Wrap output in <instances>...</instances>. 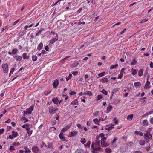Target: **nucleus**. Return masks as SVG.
<instances>
[{"label":"nucleus","instance_id":"6","mask_svg":"<svg viewBox=\"0 0 153 153\" xmlns=\"http://www.w3.org/2000/svg\"><path fill=\"white\" fill-rule=\"evenodd\" d=\"M114 125L112 123H110L108 125H106L105 126V130L108 131H110L112 130L114 128Z\"/></svg>","mask_w":153,"mask_h":153},{"label":"nucleus","instance_id":"34","mask_svg":"<svg viewBox=\"0 0 153 153\" xmlns=\"http://www.w3.org/2000/svg\"><path fill=\"white\" fill-rule=\"evenodd\" d=\"M18 51V50L17 48H14L12 50V52L13 54H15Z\"/></svg>","mask_w":153,"mask_h":153},{"label":"nucleus","instance_id":"36","mask_svg":"<svg viewBox=\"0 0 153 153\" xmlns=\"http://www.w3.org/2000/svg\"><path fill=\"white\" fill-rule=\"evenodd\" d=\"M56 130V128L54 127H51L50 128L49 131H53L55 132V131Z\"/></svg>","mask_w":153,"mask_h":153},{"label":"nucleus","instance_id":"21","mask_svg":"<svg viewBox=\"0 0 153 153\" xmlns=\"http://www.w3.org/2000/svg\"><path fill=\"white\" fill-rule=\"evenodd\" d=\"M93 122L94 123L97 124L98 125H99L100 124L99 123V120L98 119L96 118L94 119L93 120Z\"/></svg>","mask_w":153,"mask_h":153},{"label":"nucleus","instance_id":"58","mask_svg":"<svg viewBox=\"0 0 153 153\" xmlns=\"http://www.w3.org/2000/svg\"><path fill=\"white\" fill-rule=\"evenodd\" d=\"M32 130L31 131H28L27 133L28 134V137L30 136L31 134H32Z\"/></svg>","mask_w":153,"mask_h":153},{"label":"nucleus","instance_id":"56","mask_svg":"<svg viewBox=\"0 0 153 153\" xmlns=\"http://www.w3.org/2000/svg\"><path fill=\"white\" fill-rule=\"evenodd\" d=\"M22 120L23 121H25L24 122H28V120L26 119L25 117H22Z\"/></svg>","mask_w":153,"mask_h":153},{"label":"nucleus","instance_id":"10","mask_svg":"<svg viewBox=\"0 0 153 153\" xmlns=\"http://www.w3.org/2000/svg\"><path fill=\"white\" fill-rule=\"evenodd\" d=\"M32 150L34 152H38L40 150V149L38 146H35L32 147Z\"/></svg>","mask_w":153,"mask_h":153},{"label":"nucleus","instance_id":"28","mask_svg":"<svg viewBox=\"0 0 153 153\" xmlns=\"http://www.w3.org/2000/svg\"><path fill=\"white\" fill-rule=\"evenodd\" d=\"M12 133L13 135L15 138L16 137L18 136V133L17 132H15L14 131H13Z\"/></svg>","mask_w":153,"mask_h":153},{"label":"nucleus","instance_id":"37","mask_svg":"<svg viewBox=\"0 0 153 153\" xmlns=\"http://www.w3.org/2000/svg\"><path fill=\"white\" fill-rule=\"evenodd\" d=\"M153 113V111H150L145 113L144 115V116H147Z\"/></svg>","mask_w":153,"mask_h":153},{"label":"nucleus","instance_id":"46","mask_svg":"<svg viewBox=\"0 0 153 153\" xmlns=\"http://www.w3.org/2000/svg\"><path fill=\"white\" fill-rule=\"evenodd\" d=\"M145 143V142L143 140H141L139 142V144L141 145H143Z\"/></svg>","mask_w":153,"mask_h":153},{"label":"nucleus","instance_id":"12","mask_svg":"<svg viewBox=\"0 0 153 153\" xmlns=\"http://www.w3.org/2000/svg\"><path fill=\"white\" fill-rule=\"evenodd\" d=\"M59 138L63 141H65V137L63 135V133L62 132L59 134Z\"/></svg>","mask_w":153,"mask_h":153},{"label":"nucleus","instance_id":"22","mask_svg":"<svg viewBox=\"0 0 153 153\" xmlns=\"http://www.w3.org/2000/svg\"><path fill=\"white\" fill-rule=\"evenodd\" d=\"M43 44L42 42L40 43L38 45L37 49L39 50H41L43 47Z\"/></svg>","mask_w":153,"mask_h":153},{"label":"nucleus","instance_id":"9","mask_svg":"<svg viewBox=\"0 0 153 153\" xmlns=\"http://www.w3.org/2000/svg\"><path fill=\"white\" fill-rule=\"evenodd\" d=\"M70 137H72L78 134V132L77 131H74L70 133Z\"/></svg>","mask_w":153,"mask_h":153},{"label":"nucleus","instance_id":"49","mask_svg":"<svg viewBox=\"0 0 153 153\" xmlns=\"http://www.w3.org/2000/svg\"><path fill=\"white\" fill-rule=\"evenodd\" d=\"M13 145L15 146H19L20 145V143H19V142H17V143H16L15 142H14L13 143Z\"/></svg>","mask_w":153,"mask_h":153},{"label":"nucleus","instance_id":"52","mask_svg":"<svg viewBox=\"0 0 153 153\" xmlns=\"http://www.w3.org/2000/svg\"><path fill=\"white\" fill-rule=\"evenodd\" d=\"M123 74H122L120 73V74H119L117 78L119 79H121L123 76Z\"/></svg>","mask_w":153,"mask_h":153},{"label":"nucleus","instance_id":"35","mask_svg":"<svg viewBox=\"0 0 153 153\" xmlns=\"http://www.w3.org/2000/svg\"><path fill=\"white\" fill-rule=\"evenodd\" d=\"M137 63V61L136 60V59L134 58L133 59V61L131 62V65H134L135 64H136Z\"/></svg>","mask_w":153,"mask_h":153},{"label":"nucleus","instance_id":"62","mask_svg":"<svg viewBox=\"0 0 153 153\" xmlns=\"http://www.w3.org/2000/svg\"><path fill=\"white\" fill-rule=\"evenodd\" d=\"M92 151L91 152L93 153H97V151H100V150H98L97 149H92Z\"/></svg>","mask_w":153,"mask_h":153},{"label":"nucleus","instance_id":"24","mask_svg":"<svg viewBox=\"0 0 153 153\" xmlns=\"http://www.w3.org/2000/svg\"><path fill=\"white\" fill-rule=\"evenodd\" d=\"M134 133L136 135H140L141 136H142L143 135V133L142 132L139 131H135Z\"/></svg>","mask_w":153,"mask_h":153},{"label":"nucleus","instance_id":"40","mask_svg":"<svg viewBox=\"0 0 153 153\" xmlns=\"http://www.w3.org/2000/svg\"><path fill=\"white\" fill-rule=\"evenodd\" d=\"M51 92V91H46L44 92V94L45 95L47 96Z\"/></svg>","mask_w":153,"mask_h":153},{"label":"nucleus","instance_id":"43","mask_svg":"<svg viewBox=\"0 0 153 153\" xmlns=\"http://www.w3.org/2000/svg\"><path fill=\"white\" fill-rule=\"evenodd\" d=\"M113 120L114 122V123L115 124H118V121L116 118H114L113 119Z\"/></svg>","mask_w":153,"mask_h":153},{"label":"nucleus","instance_id":"64","mask_svg":"<svg viewBox=\"0 0 153 153\" xmlns=\"http://www.w3.org/2000/svg\"><path fill=\"white\" fill-rule=\"evenodd\" d=\"M149 122L151 124H153V117L150 119Z\"/></svg>","mask_w":153,"mask_h":153},{"label":"nucleus","instance_id":"51","mask_svg":"<svg viewBox=\"0 0 153 153\" xmlns=\"http://www.w3.org/2000/svg\"><path fill=\"white\" fill-rule=\"evenodd\" d=\"M72 75L71 74H70L69 75V76L66 78V80L67 81H68V80H69L71 78V77L72 76Z\"/></svg>","mask_w":153,"mask_h":153},{"label":"nucleus","instance_id":"41","mask_svg":"<svg viewBox=\"0 0 153 153\" xmlns=\"http://www.w3.org/2000/svg\"><path fill=\"white\" fill-rule=\"evenodd\" d=\"M91 144V141H89L87 142L85 144V146H87V147H89Z\"/></svg>","mask_w":153,"mask_h":153},{"label":"nucleus","instance_id":"55","mask_svg":"<svg viewBox=\"0 0 153 153\" xmlns=\"http://www.w3.org/2000/svg\"><path fill=\"white\" fill-rule=\"evenodd\" d=\"M103 98V96L101 95H98L97 96V100H99Z\"/></svg>","mask_w":153,"mask_h":153},{"label":"nucleus","instance_id":"38","mask_svg":"<svg viewBox=\"0 0 153 153\" xmlns=\"http://www.w3.org/2000/svg\"><path fill=\"white\" fill-rule=\"evenodd\" d=\"M37 59V57L36 55H33L32 56V60L33 61H36Z\"/></svg>","mask_w":153,"mask_h":153},{"label":"nucleus","instance_id":"63","mask_svg":"<svg viewBox=\"0 0 153 153\" xmlns=\"http://www.w3.org/2000/svg\"><path fill=\"white\" fill-rule=\"evenodd\" d=\"M19 36L20 37L23 36L24 34L21 31L19 33Z\"/></svg>","mask_w":153,"mask_h":153},{"label":"nucleus","instance_id":"1","mask_svg":"<svg viewBox=\"0 0 153 153\" xmlns=\"http://www.w3.org/2000/svg\"><path fill=\"white\" fill-rule=\"evenodd\" d=\"M99 137L97 136L96 140L95 142H93L91 146L92 149H97L100 150L101 149V146L100 144V140H99Z\"/></svg>","mask_w":153,"mask_h":153},{"label":"nucleus","instance_id":"18","mask_svg":"<svg viewBox=\"0 0 153 153\" xmlns=\"http://www.w3.org/2000/svg\"><path fill=\"white\" fill-rule=\"evenodd\" d=\"M78 65V62H74L71 65V67L72 68H74L77 66Z\"/></svg>","mask_w":153,"mask_h":153},{"label":"nucleus","instance_id":"5","mask_svg":"<svg viewBox=\"0 0 153 153\" xmlns=\"http://www.w3.org/2000/svg\"><path fill=\"white\" fill-rule=\"evenodd\" d=\"M2 67L3 68V71L4 73H7L8 72V67L7 64H2Z\"/></svg>","mask_w":153,"mask_h":153},{"label":"nucleus","instance_id":"53","mask_svg":"<svg viewBox=\"0 0 153 153\" xmlns=\"http://www.w3.org/2000/svg\"><path fill=\"white\" fill-rule=\"evenodd\" d=\"M8 26L7 25L6 26H5L3 28H2L1 30V32L2 33L6 29H7V28L8 27Z\"/></svg>","mask_w":153,"mask_h":153},{"label":"nucleus","instance_id":"60","mask_svg":"<svg viewBox=\"0 0 153 153\" xmlns=\"http://www.w3.org/2000/svg\"><path fill=\"white\" fill-rule=\"evenodd\" d=\"M76 126L77 127H78L79 129H81L82 128V127L81 126V124L79 123L77 124L76 125Z\"/></svg>","mask_w":153,"mask_h":153},{"label":"nucleus","instance_id":"19","mask_svg":"<svg viewBox=\"0 0 153 153\" xmlns=\"http://www.w3.org/2000/svg\"><path fill=\"white\" fill-rule=\"evenodd\" d=\"M25 151L24 152L25 153H30L31 151L30 149H29L27 147V146H26L25 147Z\"/></svg>","mask_w":153,"mask_h":153},{"label":"nucleus","instance_id":"11","mask_svg":"<svg viewBox=\"0 0 153 153\" xmlns=\"http://www.w3.org/2000/svg\"><path fill=\"white\" fill-rule=\"evenodd\" d=\"M59 85V80L56 79L53 83V87L55 88H56Z\"/></svg>","mask_w":153,"mask_h":153},{"label":"nucleus","instance_id":"23","mask_svg":"<svg viewBox=\"0 0 153 153\" xmlns=\"http://www.w3.org/2000/svg\"><path fill=\"white\" fill-rule=\"evenodd\" d=\"M78 104V101L76 99H74L71 103V104L73 105H77Z\"/></svg>","mask_w":153,"mask_h":153},{"label":"nucleus","instance_id":"17","mask_svg":"<svg viewBox=\"0 0 153 153\" xmlns=\"http://www.w3.org/2000/svg\"><path fill=\"white\" fill-rule=\"evenodd\" d=\"M143 69H141L138 71V75L139 76H141L143 75Z\"/></svg>","mask_w":153,"mask_h":153},{"label":"nucleus","instance_id":"27","mask_svg":"<svg viewBox=\"0 0 153 153\" xmlns=\"http://www.w3.org/2000/svg\"><path fill=\"white\" fill-rule=\"evenodd\" d=\"M48 145L47 147L48 148L52 149L53 148V144L52 143H50L49 142H48Z\"/></svg>","mask_w":153,"mask_h":153},{"label":"nucleus","instance_id":"45","mask_svg":"<svg viewBox=\"0 0 153 153\" xmlns=\"http://www.w3.org/2000/svg\"><path fill=\"white\" fill-rule=\"evenodd\" d=\"M101 92L105 95L108 94V92L104 89L102 90Z\"/></svg>","mask_w":153,"mask_h":153},{"label":"nucleus","instance_id":"59","mask_svg":"<svg viewBox=\"0 0 153 153\" xmlns=\"http://www.w3.org/2000/svg\"><path fill=\"white\" fill-rule=\"evenodd\" d=\"M76 94V93L74 91H71V92L70 93V95H75Z\"/></svg>","mask_w":153,"mask_h":153},{"label":"nucleus","instance_id":"4","mask_svg":"<svg viewBox=\"0 0 153 153\" xmlns=\"http://www.w3.org/2000/svg\"><path fill=\"white\" fill-rule=\"evenodd\" d=\"M58 110V108L53 106H50L49 108V113L51 114H55Z\"/></svg>","mask_w":153,"mask_h":153},{"label":"nucleus","instance_id":"14","mask_svg":"<svg viewBox=\"0 0 153 153\" xmlns=\"http://www.w3.org/2000/svg\"><path fill=\"white\" fill-rule=\"evenodd\" d=\"M150 82L149 81H147L146 84L145 85L144 88L145 89H149V85L150 84Z\"/></svg>","mask_w":153,"mask_h":153},{"label":"nucleus","instance_id":"29","mask_svg":"<svg viewBox=\"0 0 153 153\" xmlns=\"http://www.w3.org/2000/svg\"><path fill=\"white\" fill-rule=\"evenodd\" d=\"M112 106L111 105H109L108 106L107 109L106 113H109L111 111L112 109Z\"/></svg>","mask_w":153,"mask_h":153},{"label":"nucleus","instance_id":"32","mask_svg":"<svg viewBox=\"0 0 153 153\" xmlns=\"http://www.w3.org/2000/svg\"><path fill=\"white\" fill-rule=\"evenodd\" d=\"M118 139L117 137H114V138L113 140L111 142V145H113L114 143H115L116 140Z\"/></svg>","mask_w":153,"mask_h":153},{"label":"nucleus","instance_id":"44","mask_svg":"<svg viewBox=\"0 0 153 153\" xmlns=\"http://www.w3.org/2000/svg\"><path fill=\"white\" fill-rule=\"evenodd\" d=\"M105 72H103L100 73L98 74V76L99 77H101L105 75Z\"/></svg>","mask_w":153,"mask_h":153},{"label":"nucleus","instance_id":"16","mask_svg":"<svg viewBox=\"0 0 153 153\" xmlns=\"http://www.w3.org/2000/svg\"><path fill=\"white\" fill-rule=\"evenodd\" d=\"M52 101L55 104H57L59 102L58 98L57 97H56L53 98Z\"/></svg>","mask_w":153,"mask_h":153},{"label":"nucleus","instance_id":"15","mask_svg":"<svg viewBox=\"0 0 153 153\" xmlns=\"http://www.w3.org/2000/svg\"><path fill=\"white\" fill-rule=\"evenodd\" d=\"M101 145L102 147H106L109 145V143L108 141L107 142L105 141Z\"/></svg>","mask_w":153,"mask_h":153},{"label":"nucleus","instance_id":"50","mask_svg":"<svg viewBox=\"0 0 153 153\" xmlns=\"http://www.w3.org/2000/svg\"><path fill=\"white\" fill-rule=\"evenodd\" d=\"M81 142L82 144H84L86 142L85 138H82L81 139Z\"/></svg>","mask_w":153,"mask_h":153},{"label":"nucleus","instance_id":"42","mask_svg":"<svg viewBox=\"0 0 153 153\" xmlns=\"http://www.w3.org/2000/svg\"><path fill=\"white\" fill-rule=\"evenodd\" d=\"M106 138L104 137H103L101 140V144L102 143H103L105 142L106 141Z\"/></svg>","mask_w":153,"mask_h":153},{"label":"nucleus","instance_id":"57","mask_svg":"<svg viewBox=\"0 0 153 153\" xmlns=\"http://www.w3.org/2000/svg\"><path fill=\"white\" fill-rule=\"evenodd\" d=\"M22 59V57L21 56H18L17 57V58L16 59V60L17 61H20Z\"/></svg>","mask_w":153,"mask_h":153},{"label":"nucleus","instance_id":"13","mask_svg":"<svg viewBox=\"0 0 153 153\" xmlns=\"http://www.w3.org/2000/svg\"><path fill=\"white\" fill-rule=\"evenodd\" d=\"M142 123L143 126H147L149 125L148 121L146 119H145L143 120Z\"/></svg>","mask_w":153,"mask_h":153},{"label":"nucleus","instance_id":"8","mask_svg":"<svg viewBox=\"0 0 153 153\" xmlns=\"http://www.w3.org/2000/svg\"><path fill=\"white\" fill-rule=\"evenodd\" d=\"M53 35H56V38H53L50 40V43L52 44L54 43L56 41H57L58 39V37L57 34L56 33L53 32Z\"/></svg>","mask_w":153,"mask_h":153},{"label":"nucleus","instance_id":"47","mask_svg":"<svg viewBox=\"0 0 153 153\" xmlns=\"http://www.w3.org/2000/svg\"><path fill=\"white\" fill-rule=\"evenodd\" d=\"M9 149L11 151H13L15 150V149L13 146H10Z\"/></svg>","mask_w":153,"mask_h":153},{"label":"nucleus","instance_id":"7","mask_svg":"<svg viewBox=\"0 0 153 153\" xmlns=\"http://www.w3.org/2000/svg\"><path fill=\"white\" fill-rule=\"evenodd\" d=\"M72 123H70L67 125L65 127L63 128L61 130V132H65L68 129H69L70 127L72 126Z\"/></svg>","mask_w":153,"mask_h":153},{"label":"nucleus","instance_id":"26","mask_svg":"<svg viewBox=\"0 0 153 153\" xmlns=\"http://www.w3.org/2000/svg\"><path fill=\"white\" fill-rule=\"evenodd\" d=\"M134 85L136 87H140L141 85V84L139 82H136L134 83Z\"/></svg>","mask_w":153,"mask_h":153},{"label":"nucleus","instance_id":"3","mask_svg":"<svg viewBox=\"0 0 153 153\" xmlns=\"http://www.w3.org/2000/svg\"><path fill=\"white\" fill-rule=\"evenodd\" d=\"M34 107L31 106L29 108L26 109V111H24L23 115L25 116V114H30L32 113V111H33Z\"/></svg>","mask_w":153,"mask_h":153},{"label":"nucleus","instance_id":"54","mask_svg":"<svg viewBox=\"0 0 153 153\" xmlns=\"http://www.w3.org/2000/svg\"><path fill=\"white\" fill-rule=\"evenodd\" d=\"M99 113V111H96L93 114V115L94 116H96L98 115Z\"/></svg>","mask_w":153,"mask_h":153},{"label":"nucleus","instance_id":"20","mask_svg":"<svg viewBox=\"0 0 153 153\" xmlns=\"http://www.w3.org/2000/svg\"><path fill=\"white\" fill-rule=\"evenodd\" d=\"M22 57L24 59H28L29 56L27 55L26 53H24L22 54Z\"/></svg>","mask_w":153,"mask_h":153},{"label":"nucleus","instance_id":"30","mask_svg":"<svg viewBox=\"0 0 153 153\" xmlns=\"http://www.w3.org/2000/svg\"><path fill=\"white\" fill-rule=\"evenodd\" d=\"M118 66V64H117L114 65H112L110 66V69H114L116 68Z\"/></svg>","mask_w":153,"mask_h":153},{"label":"nucleus","instance_id":"31","mask_svg":"<svg viewBox=\"0 0 153 153\" xmlns=\"http://www.w3.org/2000/svg\"><path fill=\"white\" fill-rule=\"evenodd\" d=\"M83 94L84 95H86L90 96H92L93 95L92 93L90 91H88L86 93H84Z\"/></svg>","mask_w":153,"mask_h":153},{"label":"nucleus","instance_id":"2","mask_svg":"<svg viewBox=\"0 0 153 153\" xmlns=\"http://www.w3.org/2000/svg\"><path fill=\"white\" fill-rule=\"evenodd\" d=\"M152 129V128H149L147 130L146 133L144 134V137L145 139L148 138L150 140L152 139V137L150 133Z\"/></svg>","mask_w":153,"mask_h":153},{"label":"nucleus","instance_id":"39","mask_svg":"<svg viewBox=\"0 0 153 153\" xmlns=\"http://www.w3.org/2000/svg\"><path fill=\"white\" fill-rule=\"evenodd\" d=\"M25 128L27 130H29L30 129V125L28 123H26V125Z\"/></svg>","mask_w":153,"mask_h":153},{"label":"nucleus","instance_id":"48","mask_svg":"<svg viewBox=\"0 0 153 153\" xmlns=\"http://www.w3.org/2000/svg\"><path fill=\"white\" fill-rule=\"evenodd\" d=\"M148 19H146V18H145V19H144L143 20H142L140 22V23H143L144 22H147V21H148Z\"/></svg>","mask_w":153,"mask_h":153},{"label":"nucleus","instance_id":"61","mask_svg":"<svg viewBox=\"0 0 153 153\" xmlns=\"http://www.w3.org/2000/svg\"><path fill=\"white\" fill-rule=\"evenodd\" d=\"M111 150L110 149H105L106 152L108 153H110V152H111Z\"/></svg>","mask_w":153,"mask_h":153},{"label":"nucleus","instance_id":"33","mask_svg":"<svg viewBox=\"0 0 153 153\" xmlns=\"http://www.w3.org/2000/svg\"><path fill=\"white\" fill-rule=\"evenodd\" d=\"M133 117V114H131L128 116L127 117V119L129 120H131Z\"/></svg>","mask_w":153,"mask_h":153},{"label":"nucleus","instance_id":"25","mask_svg":"<svg viewBox=\"0 0 153 153\" xmlns=\"http://www.w3.org/2000/svg\"><path fill=\"white\" fill-rule=\"evenodd\" d=\"M137 70L136 69H134L133 68H132L131 70V74L134 76L137 74Z\"/></svg>","mask_w":153,"mask_h":153}]
</instances>
